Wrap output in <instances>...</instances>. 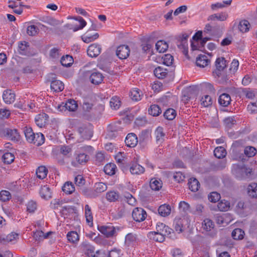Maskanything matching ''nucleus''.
Returning <instances> with one entry per match:
<instances>
[{
    "label": "nucleus",
    "mask_w": 257,
    "mask_h": 257,
    "mask_svg": "<svg viewBox=\"0 0 257 257\" xmlns=\"http://www.w3.org/2000/svg\"><path fill=\"white\" fill-rule=\"evenodd\" d=\"M18 51L20 54L28 57L33 56L35 54V52L30 48L29 43L26 41L19 43Z\"/></svg>",
    "instance_id": "7ed1b4c3"
},
{
    "label": "nucleus",
    "mask_w": 257,
    "mask_h": 257,
    "mask_svg": "<svg viewBox=\"0 0 257 257\" xmlns=\"http://www.w3.org/2000/svg\"><path fill=\"white\" fill-rule=\"evenodd\" d=\"M216 70L213 71L214 74L219 76L220 71H222L226 67V61L224 57H219L215 61Z\"/></svg>",
    "instance_id": "ddd939ff"
},
{
    "label": "nucleus",
    "mask_w": 257,
    "mask_h": 257,
    "mask_svg": "<svg viewBox=\"0 0 257 257\" xmlns=\"http://www.w3.org/2000/svg\"><path fill=\"white\" fill-rule=\"evenodd\" d=\"M48 117V115L45 113L37 115L35 117L36 124L40 127H42L47 123Z\"/></svg>",
    "instance_id": "b1692460"
},
{
    "label": "nucleus",
    "mask_w": 257,
    "mask_h": 257,
    "mask_svg": "<svg viewBox=\"0 0 257 257\" xmlns=\"http://www.w3.org/2000/svg\"><path fill=\"white\" fill-rule=\"evenodd\" d=\"M62 190L66 194H71L75 191V187L71 182H66L62 187Z\"/></svg>",
    "instance_id": "a19ab883"
},
{
    "label": "nucleus",
    "mask_w": 257,
    "mask_h": 257,
    "mask_svg": "<svg viewBox=\"0 0 257 257\" xmlns=\"http://www.w3.org/2000/svg\"><path fill=\"white\" fill-rule=\"evenodd\" d=\"M64 85L63 82L58 80H53L51 83V88L55 92L61 91L64 89Z\"/></svg>",
    "instance_id": "2f4dec72"
},
{
    "label": "nucleus",
    "mask_w": 257,
    "mask_h": 257,
    "mask_svg": "<svg viewBox=\"0 0 257 257\" xmlns=\"http://www.w3.org/2000/svg\"><path fill=\"white\" fill-rule=\"evenodd\" d=\"M99 37V35L98 33H95V34L93 35H86L82 37V40L87 43H89L91 42V41H93L96 39H97Z\"/></svg>",
    "instance_id": "69168bd1"
},
{
    "label": "nucleus",
    "mask_w": 257,
    "mask_h": 257,
    "mask_svg": "<svg viewBox=\"0 0 257 257\" xmlns=\"http://www.w3.org/2000/svg\"><path fill=\"white\" fill-rule=\"evenodd\" d=\"M215 220L216 223L218 224L225 226L228 224L231 221L228 214L225 213L222 215L217 214L215 216Z\"/></svg>",
    "instance_id": "aec40b11"
},
{
    "label": "nucleus",
    "mask_w": 257,
    "mask_h": 257,
    "mask_svg": "<svg viewBox=\"0 0 257 257\" xmlns=\"http://www.w3.org/2000/svg\"><path fill=\"white\" fill-rule=\"evenodd\" d=\"M120 101L117 96L112 97L109 102L110 106L113 109H117L120 106Z\"/></svg>",
    "instance_id": "052dcab7"
},
{
    "label": "nucleus",
    "mask_w": 257,
    "mask_h": 257,
    "mask_svg": "<svg viewBox=\"0 0 257 257\" xmlns=\"http://www.w3.org/2000/svg\"><path fill=\"white\" fill-rule=\"evenodd\" d=\"M84 209L86 221L88 223H92L93 221V216L90 207L88 204H86L85 205Z\"/></svg>",
    "instance_id": "5fc2aeb1"
},
{
    "label": "nucleus",
    "mask_w": 257,
    "mask_h": 257,
    "mask_svg": "<svg viewBox=\"0 0 257 257\" xmlns=\"http://www.w3.org/2000/svg\"><path fill=\"white\" fill-rule=\"evenodd\" d=\"M171 207L169 205L163 204L158 208V213L162 216H167L171 213Z\"/></svg>",
    "instance_id": "c9c22d12"
},
{
    "label": "nucleus",
    "mask_w": 257,
    "mask_h": 257,
    "mask_svg": "<svg viewBox=\"0 0 257 257\" xmlns=\"http://www.w3.org/2000/svg\"><path fill=\"white\" fill-rule=\"evenodd\" d=\"M150 186L153 190L158 191L162 186V182L160 179L152 178L150 182Z\"/></svg>",
    "instance_id": "72a5a7b5"
},
{
    "label": "nucleus",
    "mask_w": 257,
    "mask_h": 257,
    "mask_svg": "<svg viewBox=\"0 0 257 257\" xmlns=\"http://www.w3.org/2000/svg\"><path fill=\"white\" fill-rule=\"evenodd\" d=\"M251 169L244 165L234 164L232 166V173L238 180L248 178L251 174Z\"/></svg>",
    "instance_id": "f03ea898"
},
{
    "label": "nucleus",
    "mask_w": 257,
    "mask_h": 257,
    "mask_svg": "<svg viewBox=\"0 0 257 257\" xmlns=\"http://www.w3.org/2000/svg\"><path fill=\"white\" fill-rule=\"evenodd\" d=\"M66 237L68 241L73 244H77L79 240V235L75 231H69Z\"/></svg>",
    "instance_id": "bb28decb"
},
{
    "label": "nucleus",
    "mask_w": 257,
    "mask_h": 257,
    "mask_svg": "<svg viewBox=\"0 0 257 257\" xmlns=\"http://www.w3.org/2000/svg\"><path fill=\"white\" fill-rule=\"evenodd\" d=\"M40 194L42 198L45 199H48L51 197L50 189L47 185L41 187L40 190Z\"/></svg>",
    "instance_id": "79ce46f5"
},
{
    "label": "nucleus",
    "mask_w": 257,
    "mask_h": 257,
    "mask_svg": "<svg viewBox=\"0 0 257 257\" xmlns=\"http://www.w3.org/2000/svg\"><path fill=\"white\" fill-rule=\"evenodd\" d=\"M228 17V15L227 13L224 12H222L219 14H214L210 15L208 18V21H215L217 20L220 21H225Z\"/></svg>",
    "instance_id": "c85d7f7f"
},
{
    "label": "nucleus",
    "mask_w": 257,
    "mask_h": 257,
    "mask_svg": "<svg viewBox=\"0 0 257 257\" xmlns=\"http://www.w3.org/2000/svg\"><path fill=\"white\" fill-rule=\"evenodd\" d=\"M147 213L142 208L136 207L134 209L132 212V217L134 220L137 222H142L146 218Z\"/></svg>",
    "instance_id": "423d86ee"
},
{
    "label": "nucleus",
    "mask_w": 257,
    "mask_h": 257,
    "mask_svg": "<svg viewBox=\"0 0 257 257\" xmlns=\"http://www.w3.org/2000/svg\"><path fill=\"white\" fill-rule=\"evenodd\" d=\"M256 149L251 146L246 147L244 149V154L248 158L253 157L256 154Z\"/></svg>",
    "instance_id": "864d4df0"
},
{
    "label": "nucleus",
    "mask_w": 257,
    "mask_h": 257,
    "mask_svg": "<svg viewBox=\"0 0 257 257\" xmlns=\"http://www.w3.org/2000/svg\"><path fill=\"white\" fill-rule=\"evenodd\" d=\"M117 167L114 163H109L106 164L104 167V172L110 176L115 174Z\"/></svg>",
    "instance_id": "e433bc0d"
},
{
    "label": "nucleus",
    "mask_w": 257,
    "mask_h": 257,
    "mask_svg": "<svg viewBox=\"0 0 257 257\" xmlns=\"http://www.w3.org/2000/svg\"><path fill=\"white\" fill-rule=\"evenodd\" d=\"M5 137L12 141L17 142L20 141L21 136L17 129L8 128Z\"/></svg>",
    "instance_id": "4468645a"
},
{
    "label": "nucleus",
    "mask_w": 257,
    "mask_h": 257,
    "mask_svg": "<svg viewBox=\"0 0 257 257\" xmlns=\"http://www.w3.org/2000/svg\"><path fill=\"white\" fill-rule=\"evenodd\" d=\"M214 155L215 157L221 159L225 157L226 155V151L222 147H218L214 151Z\"/></svg>",
    "instance_id": "a18cd8bd"
},
{
    "label": "nucleus",
    "mask_w": 257,
    "mask_h": 257,
    "mask_svg": "<svg viewBox=\"0 0 257 257\" xmlns=\"http://www.w3.org/2000/svg\"><path fill=\"white\" fill-rule=\"evenodd\" d=\"M249 23L247 20H242L240 22L238 29L242 33L246 32L249 30Z\"/></svg>",
    "instance_id": "680f3d73"
},
{
    "label": "nucleus",
    "mask_w": 257,
    "mask_h": 257,
    "mask_svg": "<svg viewBox=\"0 0 257 257\" xmlns=\"http://www.w3.org/2000/svg\"><path fill=\"white\" fill-rule=\"evenodd\" d=\"M89 157L84 153L75 155L74 158L71 161V165L74 167H78L80 165H83L88 160Z\"/></svg>",
    "instance_id": "39448f33"
},
{
    "label": "nucleus",
    "mask_w": 257,
    "mask_h": 257,
    "mask_svg": "<svg viewBox=\"0 0 257 257\" xmlns=\"http://www.w3.org/2000/svg\"><path fill=\"white\" fill-rule=\"evenodd\" d=\"M155 76L159 79H162L165 78L168 73V71L167 69L161 66H158L154 70Z\"/></svg>",
    "instance_id": "a878e982"
},
{
    "label": "nucleus",
    "mask_w": 257,
    "mask_h": 257,
    "mask_svg": "<svg viewBox=\"0 0 257 257\" xmlns=\"http://www.w3.org/2000/svg\"><path fill=\"white\" fill-rule=\"evenodd\" d=\"M107 188L106 185L104 183L98 182L95 183L93 190L95 198L98 197L101 193L106 191Z\"/></svg>",
    "instance_id": "5701e85b"
},
{
    "label": "nucleus",
    "mask_w": 257,
    "mask_h": 257,
    "mask_svg": "<svg viewBox=\"0 0 257 257\" xmlns=\"http://www.w3.org/2000/svg\"><path fill=\"white\" fill-rule=\"evenodd\" d=\"M231 101L230 96L227 93H222L218 98V102L223 107L228 106L230 104Z\"/></svg>",
    "instance_id": "393cba45"
},
{
    "label": "nucleus",
    "mask_w": 257,
    "mask_h": 257,
    "mask_svg": "<svg viewBox=\"0 0 257 257\" xmlns=\"http://www.w3.org/2000/svg\"><path fill=\"white\" fill-rule=\"evenodd\" d=\"M232 0H227L223 1L221 3H216L213 4L211 5V9L212 10H215L217 9H222L227 7L231 5Z\"/></svg>",
    "instance_id": "ea45409f"
},
{
    "label": "nucleus",
    "mask_w": 257,
    "mask_h": 257,
    "mask_svg": "<svg viewBox=\"0 0 257 257\" xmlns=\"http://www.w3.org/2000/svg\"><path fill=\"white\" fill-rule=\"evenodd\" d=\"M48 173V170L44 166H40L38 167L36 171V174L38 178L40 179H44Z\"/></svg>",
    "instance_id": "603ef678"
},
{
    "label": "nucleus",
    "mask_w": 257,
    "mask_h": 257,
    "mask_svg": "<svg viewBox=\"0 0 257 257\" xmlns=\"http://www.w3.org/2000/svg\"><path fill=\"white\" fill-rule=\"evenodd\" d=\"M101 50L100 45L93 44L90 45L87 49V54L91 57H96L98 56Z\"/></svg>",
    "instance_id": "dca6fc26"
},
{
    "label": "nucleus",
    "mask_w": 257,
    "mask_h": 257,
    "mask_svg": "<svg viewBox=\"0 0 257 257\" xmlns=\"http://www.w3.org/2000/svg\"><path fill=\"white\" fill-rule=\"evenodd\" d=\"M77 131L81 138L85 140H90L93 135L91 127L85 124L80 126Z\"/></svg>",
    "instance_id": "0eeeda50"
},
{
    "label": "nucleus",
    "mask_w": 257,
    "mask_h": 257,
    "mask_svg": "<svg viewBox=\"0 0 257 257\" xmlns=\"http://www.w3.org/2000/svg\"><path fill=\"white\" fill-rule=\"evenodd\" d=\"M15 94L10 89L5 90L3 94L4 102L7 104H11L14 102L16 99Z\"/></svg>",
    "instance_id": "a211bd4d"
},
{
    "label": "nucleus",
    "mask_w": 257,
    "mask_h": 257,
    "mask_svg": "<svg viewBox=\"0 0 257 257\" xmlns=\"http://www.w3.org/2000/svg\"><path fill=\"white\" fill-rule=\"evenodd\" d=\"M145 168L137 162L131 164L130 171L133 175H141L145 172Z\"/></svg>",
    "instance_id": "6ab92c4d"
},
{
    "label": "nucleus",
    "mask_w": 257,
    "mask_h": 257,
    "mask_svg": "<svg viewBox=\"0 0 257 257\" xmlns=\"http://www.w3.org/2000/svg\"><path fill=\"white\" fill-rule=\"evenodd\" d=\"M156 48L159 53H164L168 48V44L163 40H159L156 44Z\"/></svg>",
    "instance_id": "58836bf2"
},
{
    "label": "nucleus",
    "mask_w": 257,
    "mask_h": 257,
    "mask_svg": "<svg viewBox=\"0 0 257 257\" xmlns=\"http://www.w3.org/2000/svg\"><path fill=\"white\" fill-rule=\"evenodd\" d=\"M14 155L9 152L5 153L2 157L3 161L5 164H11L14 161Z\"/></svg>",
    "instance_id": "4d7b16f0"
},
{
    "label": "nucleus",
    "mask_w": 257,
    "mask_h": 257,
    "mask_svg": "<svg viewBox=\"0 0 257 257\" xmlns=\"http://www.w3.org/2000/svg\"><path fill=\"white\" fill-rule=\"evenodd\" d=\"M137 235L132 233H128L125 237L124 245L126 247H133L137 242Z\"/></svg>",
    "instance_id": "4be33fe9"
},
{
    "label": "nucleus",
    "mask_w": 257,
    "mask_h": 257,
    "mask_svg": "<svg viewBox=\"0 0 257 257\" xmlns=\"http://www.w3.org/2000/svg\"><path fill=\"white\" fill-rule=\"evenodd\" d=\"M119 196V194L114 191H109L106 194L107 200L110 202H114L118 200Z\"/></svg>",
    "instance_id": "c03bdc74"
},
{
    "label": "nucleus",
    "mask_w": 257,
    "mask_h": 257,
    "mask_svg": "<svg viewBox=\"0 0 257 257\" xmlns=\"http://www.w3.org/2000/svg\"><path fill=\"white\" fill-rule=\"evenodd\" d=\"M130 53V49L128 46L122 45L118 46L116 50V55L120 59H126Z\"/></svg>",
    "instance_id": "1a4fd4ad"
},
{
    "label": "nucleus",
    "mask_w": 257,
    "mask_h": 257,
    "mask_svg": "<svg viewBox=\"0 0 257 257\" xmlns=\"http://www.w3.org/2000/svg\"><path fill=\"white\" fill-rule=\"evenodd\" d=\"M156 142L158 144L162 143L165 140V134L164 132L163 127L159 126L155 132Z\"/></svg>",
    "instance_id": "c756f323"
},
{
    "label": "nucleus",
    "mask_w": 257,
    "mask_h": 257,
    "mask_svg": "<svg viewBox=\"0 0 257 257\" xmlns=\"http://www.w3.org/2000/svg\"><path fill=\"white\" fill-rule=\"evenodd\" d=\"M139 143L142 145H146L151 139V131L148 130H143L139 136Z\"/></svg>",
    "instance_id": "2eb2a0df"
},
{
    "label": "nucleus",
    "mask_w": 257,
    "mask_h": 257,
    "mask_svg": "<svg viewBox=\"0 0 257 257\" xmlns=\"http://www.w3.org/2000/svg\"><path fill=\"white\" fill-rule=\"evenodd\" d=\"M189 188L192 192H196L200 187V183L199 181L194 178H190L188 182Z\"/></svg>",
    "instance_id": "f704fd0d"
},
{
    "label": "nucleus",
    "mask_w": 257,
    "mask_h": 257,
    "mask_svg": "<svg viewBox=\"0 0 257 257\" xmlns=\"http://www.w3.org/2000/svg\"><path fill=\"white\" fill-rule=\"evenodd\" d=\"M176 115L175 110L173 108H169L164 113V117L168 120H173Z\"/></svg>",
    "instance_id": "bf43d9fd"
},
{
    "label": "nucleus",
    "mask_w": 257,
    "mask_h": 257,
    "mask_svg": "<svg viewBox=\"0 0 257 257\" xmlns=\"http://www.w3.org/2000/svg\"><path fill=\"white\" fill-rule=\"evenodd\" d=\"M80 249L88 257L92 256L94 252V247L87 241H83L79 245Z\"/></svg>",
    "instance_id": "9b49d317"
},
{
    "label": "nucleus",
    "mask_w": 257,
    "mask_h": 257,
    "mask_svg": "<svg viewBox=\"0 0 257 257\" xmlns=\"http://www.w3.org/2000/svg\"><path fill=\"white\" fill-rule=\"evenodd\" d=\"M98 229L107 237L113 236L116 233L114 227L111 225L98 226Z\"/></svg>",
    "instance_id": "9d476101"
},
{
    "label": "nucleus",
    "mask_w": 257,
    "mask_h": 257,
    "mask_svg": "<svg viewBox=\"0 0 257 257\" xmlns=\"http://www.w3.org/2000/svg\"><path fill=\"white\" fill-rule=\"evenodd\" d=\"M188 37L189 36L186 34H183L182 37H180L177 41V46L178 48L188 59H189L187 43V39Z\"/></svg>",
    "instance_id": "20e7f679"
},
{
    "label": "nucleus",
    "mask_w": 257,
    "mask_h": 257,
    "mask_svg": "<svg viewBox=\"0 0 257 257\" xmlns=\"http://www.w3.org/2000/svg\"><path fill=\"white\" fill-rule=\"evenodd\" d=\"M24 133L26 140L30 143L33 144L36 146H40L45 142V137L41 133H34L30 127L25 126Z\"/></svg>",
    "instance_id": "f257e3e1"
},
{
    "label": "nucleus",
    "mask_w": 257,
    "mask_h": 257,
    "mask_svg": "<svg viewBox=\"0 0 257 257\" xmlns=\"http://www.w3.org/2000/svg\"><path fill=\"white\" fill-rule=\"evenodd\" d=\"M210 63V60L208 59L207 56L205 55H200L196 58V64L197 66L200 67H205Z\"/></svg>",
    "instance_id": "cd10ccee"
},
{
    "label": "nucleus",
    "mask_w": 257,
    "mask_h": 257,
    "mask_svg": "<svg viewBox=\"0 0 257 257\" xmlns=\"http://www.w3.org/2000/svg\"><path fill=\"white\" fill-rule=\"evenodd\" d=\"M74 182L77 186L83 187L85 183V180L82 175H78L75 177Z\"/></svg>",
    "instance_id": "774afa93"
},
{
    "label": "nucleus",
    "mask_w": 257,
    "mask_h": 257,
    "mask_svg": "<svg viewBox=\"0 0 257 257\" xmlns=\"http://www.w3.org/2000/svg\"><path fill=\"white\" fill-rule=\"evenodd\" d=\"M244 235V231L240 228H235L233 230L231 233L232 238L235 240H239L242 239L243 238Z\"/></svg>",
    "instance_id": "3c124183"
},
{
    "label": "nucleus",
    "mask_w": 257,
    "mask_h": 257,
    "mask_svg": "<svg viewBox=\"0 0 257 257\" xmlns=\"http://www.w3.org/2000/svg\"><path fill=\"white\" fill-rule=\"evenodd\" d=\"M217 207L218 210L221 211H226L230 207V203L225 200H221L218 203Z\"/></svg>",
    "instance_id": "13d9d810"
},
{
    "label": "nucleus",
    "mask_w": 257,
    "mask_h": 257,
    "mask_svg": "<svg viewBox=\"0 0 257 257\" xmlns=\"http://www.w3.org/2000/svg\"><path fill=\"white\" fill-rule=\"evenodd\" d=\"M18 235L19 234L16 233L12 232L7 236H2L0 237V243L5 244L11 242L16 239Z\"/></svg>",
    "instance_id": "7c9ffc66"
},
{
    "label": "nucleus",
    "mask_w": 257,
    "mask_h": 257,
    "mask_svg": "<svg viewBox=\"0 0 257 257\" xmlns=\"http://www.w3.org/2000/svg\"><path fill=\"white\" fill-rule=\"evenodd\" d=\"M201 105L205 107H208L212 105V100L211 96L209 95L203 96L200 99Z\"/></svg>",
    "instance_id": "09e8293b"
},
{
    "label": "nucleus",
    "mask_w": 257,
    "mask_h": 257,
    "mask_svg": "<svg viewBox=\"0 0 257 257\" xmlns=\"http://www.w3.org/2000/svg\"><path fill=\"white\" fill-rule=\"evenodd\" d=\"M61 63L65 67L70 66L73 63L72 57L68 55L63 56L61 59Z\"/></svg>",
    "instance_id": "6e6d98bb"
},
{
    "label": "nucleus",
    "mask_w": 257,
    "mask_h": 257,
    "mask_svg": "<svg viewBox=\"0 0 257 257\" xmlns=\"http://www.w3.org/2000/svg\"><path fill=\"white\" fill-rule=\"evenodd\" d=\"M214 225L213 221L210 219L206 218L202 222V228L206 231H211L214 228Z\"/></svg>",
    "instance_id": "37998d69"
},
{
    "label": "nucleus",
    "mask_w": 257,
    "mask_h": 257,
    "mask_svg": "<svg viewBox=\"0 0 257 257\" xmlns=\"http://www.w3.org/2000/svg\"><path fill=\"white\" fill-rule=\"evenodd\" d=\"M247 193L251 198H257V183H252L248 186Z\"/></svg>",
    "instance_id": "4c0bfd02"
},
{
    "label": "nucleus",
    "mask_w": 257,
    "mask_h": 257,
    "mask_svg": "<svg viewBox=\"0 0 257 257\" xmlns=\"http://www.w3.org/2000/svg\"><path fill=\"white\" fill-rule=\"evenodd\" d=\"M130 97L134 101H139L141 99L142 92L139 89L134 88L130 91Z\"/></svg>",
    "instance_id": "de8ad7c7"
},
{
    "label": "nucleus",
    "mask_w": 257,
    "mask_h": 257,
    "mask_svg": "<svg viewBox=\"0 0 257 257\" xmlns=\"http://www.w3.org/2000/svg\"><path fill=\"white\" fill-rule=\"evenodd\" d=\"M183 219L181 218H175L174 221V228L176 231L180 233L183 231Z\"/></svg>",
    "instance_id": "49530a36"
},
{
    "label": "nucleus",
    "mask_w": 257,
    "mask_h": 257,
    "mask_svg": "<svg viewBox=\"0 0 257 257\" xmlns=\"http://www.w3.org/2000/svg\"><path fill=\"white\" fill-rule=\"evenodd\" d=\"M162 112L161 108L156 104L151 105L150 109H149V113L150 114L157 116L159 115Z\"/></svg>",
    "instance_id": "8fccbe9b"
},
{
    "label": "nucleus",
    "mask_w": 257,
    "mask_h": 257,
    "mask_svg": "<svg viewBox=\"0 0 257 257\" xmlns=\"http://www.w3.org/2000/svg\"><path fill=\"white\" fill-rule=\"evenodd\" d=\"M78 107V104L74 99H69L66 103L62 102L58 107L61 111L68 110L70 111H75Z\"/></svg>",
    "instance_id": "6e6552de"
},
{
    "label": "nucleus",
    "mask_w": 257,
    "mask_h": 257,
    "mask_svg": "<svg viewBox=\"0 0 257 257\" xmlns=\"http://www.w3.org/2000/svg\"><path fill=\"white\" fill-rule=\"evenodd\" d=\"M139 142L137 135L134 133L128 134L125 140V143L129 147H135Z\"/></svg>",
    "instance_id": "f3484780"
},
{
    "label": "nucleus",
    "mask_w": 257,
    "mask_h": 257,
    "mask_svg": "<svg viewBox=\"0 0 257 257\" xmlns=\"http://www.w3.org/2000/svg\"><path fill=\"white\" fill-rule=\"evenodd\" d=\"M11 194L8 191L2 190L0 192V200L3 202H6L11 199Z\"/></svg>",
    "instance_id": "e2e57ef3"
},
{
    "label": "nucleus",
    "mask_w": 257,
    "mask_h": 257,
    "mask_svg": "<svg viewBox=\"0 0 257 257\" xmlns=\"http://www.w3.org/2000/svg\"><path fill=\"white\" fill-rule=\"evenodd\" d=\"M149 237L150 239L159 242H163L165 238L163 234L155 231L149 232Z\"/></svg>",
    "instance_id": "473e14b6"
},
{
    "label": "nucleus",
    "mask_w": 257,
    "mask_h": 257,
    "mask_svg": "<svg viewBox=\"0 0 257 257\" xmlns=\"http://www.w3.org/2000/svg\"><path fill=\"white\" fill-rule=\"evenodd\" d=\"M81 192L82 193L85 195L86 197L90 198H94L95 195H94L93 190L89 189L87 188L83 187L81 189Z\"/></svg>",
    "instance_id": "338daca9"
},
{
    "label": "nucleus",
    "mask_w": 257,
    "mask_h": 257,
    "mask_svg": "<svg viewBox=\"0 0 257 257\" xmlns=\"http://www.w3.org/2000/svg\"><path fill=\"white\" fill-rule=\"evenodd\" d=\"M179 208L185 213H191V210H192V208L190 207V205L185 201H181L180 202Z\"/></svg>",
    "instance_id": "0e129e2a"
},
{
    "label": "nucleus",
    "mask_w": 257,
    "mask_h": 257,
    "mask_svg": "<svg viewBox=\"0 0 257 257\" xmlns=\"http://www.w3.org/2000/svg\"><path fill=\"white\" fill-rule=\"evenodd\" d=\"M103 75L99 72H93L89 76L90 82L95 85L101 83L103 81Z\"/></svg>",
    "instance_id": "412c9836"
},
{
    "label": "nucleus",
    "mask_w": 257,
    "mask_h": 257,
    "mask_svg": "<svg viewBox=\"0 0 257 257\" xmlns=\"http://www.w3.org/2000/svg\"><path fill=\"white\" fill-rule=\"evenodd\" d=\"M64 201L62 200H60L59 199H56L53 200L51 202V207L54 209H59L60 207L62 208V211L63 213H64L65 211H69V210H73L72 208L69 206H63L62 205L64 204Z\"/></svg>",
    "instance_id": "f8f14e48"
}]
</instances>
